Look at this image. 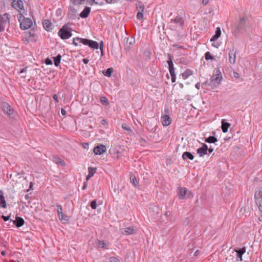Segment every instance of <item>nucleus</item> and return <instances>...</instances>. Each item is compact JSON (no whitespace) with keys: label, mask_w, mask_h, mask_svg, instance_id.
Segmentation results:
<instances>
[{"label":"nucleus","mask_w":262,"mask_h":262,"mask_svg":"<svg viewBox=\"0 0 262 262\" xmlns=\"http://www.w3.org/2000/svg\"><path fill=\"white\" fill-rule=\"evenodd\" d=\"M252 27V24L246 17H243L239 18L237 25L236 30L238 32L245 31L247 32Z\"/></svg>","instance_id":"obj_1"},{"label":"nucleus","mask_w":262,"mask_h":262,"mask_svg":"<svg viewBox=\"0 0 262 262\" xmlns=\"http://www.w3.org/2000/svg\"><path fill=\"white\" fill-rule=\"evenodd\" d=\"M76 41H79V42L84 45H87L89 47L93 49H98L99 48V44L98 43L92 40H90L86 38H82L80 37H75L73 38V43L75 46H77L78 45V43Z\"/></svg>","instance_id":"obj_2"},{"label":"nucleus","mask_w":262,"mask_h":262,"mask_svg":"<svg viewBox=\"0 0 262 262\" xmlns=\"http://www.w3.org/2000/svg\"><path fill=\"white\" fill-rule=\"evenodd\" d=\"M27 174L22 173V176H19L20 174L17 173V183L21 184L22 188L24 189V191L29 192L30 190L33 189V183L31 182L29 183V188H27L28 185V181L27 180Z\"/></svg>","instance_id":"obj_3"},{"label":"nucleus","mask_w":262,"mask_h":262,"mask_svg":"<svg viewBox=\"0 0 262 262\" xmlns=\"http://www.w3.org/2000/svg\"><path fill=\"white\" fill-rule=\"evenodd\" d=\"M70 23L64 25L62 27L59 29L58 34L62 39H69L72 35L71 33V28L70 27Z\"/></svg>","instance_id":"obj_4"},{"label":"nucleus","mask_w":262,"mask_h":262,"mask_svg":"<svg viewBox=\"0 0 262 262\" xmlns=\"http://www.w3.org/2000/svg\"><path fill=\"white\" fill-rule=\"evenodd\" d=\"M19 22L20 23V28L21 30H27L31 27L32 26V21L29 18L25 17L23 13H21V15H19L18 18Z\"/></svg>","instance_id":"obj_5"},{"label":"nucleus","mask_w":262,"mask_h":262,"mask_svg":"<svg viewBox=\"0 0 262 262\" xmlns=\"http://www.w3.org/2000/svg\"><path fill=\"white\" fill-rule=\"evenodd\" d=\"M219 73L212 75L210 79V85L212 88H215L218 86L222 79L221 73L219 70L217 71Z\"/></svg>","instance_id":"obj_6"},{"label":"nucleus","mask_w":262,"mask_h":262,"mask_svg":"<svg viewBox=\"0 0 262 262\" xmlns=\"http://www.w3.org/2000/svg\"><path fill=\"white\" fill-rule=\"evenodd\" d=\"M192 193L186 187H180L179 188L178 196L180 199H188L191 196Z\"/></svg>","instance_id":"obj_7"},{"label":"nucleus","mask_w":262,"mask_h":262,"mask_svg":"<svg viewBox=\"0 0 262 262\" xmlns=\"http://www.w3.org/2000/svg\"><path fill=\"white\" fill-rule=\"evenodd\" d=\"M35 35L34 31L32 30L29 31V33L26 32L25 35L23 36L24 43L27 44L29 41H36Z\"/></svg>","instance_id":"obj_8"},{"label":"nucleus","mask_w":262,"mask_h":262,"mask_svg":"<svg viewBox=\"0 0 262 262\" xmlns=\"http://www.w3.org/2000/svg\"><path fill=\"white\" fill-rule=\"evenodd\" d=\"M237 51L234 47L229 50V60L231 64H234L236 62V55Z\"/></svg>","instance_id":"obj_9"},{"label":"nucleus","mask_w":262,"mask_h":262,"mask_svg":"<svg viewBox=\"0 0 262 262\" xmlns=\"http://www.w3.org/2000/svg\"><path fill=\"white\" fill-rule=\"evenodd\" d=\"M77 14L76 10L73 7L70 6L69 8L67 13V17L71 20L75 19L77 18Z\"/></svg>","instance_id":"obj_10"},{"label":"nucleus","mask_w":262,"mask_h":262,"mask_svg":"<svg viewBox=\"0 0 262 262\" xmlns=\"http://www.w3.org/2000/svg\"><path fill=\"white\" fill-rule=\"evenodd\" d=\"M106 150V148L104 145L100 144L94 148V152L95 155H101L105 152Z\"/></svg>","instance_id":"obj_11"},{"label":"nucleus","mask_w":262,"mask_h":262,"mask_svg":"<svg viewBox=\"0 0 262 262\" xmlns=\"http://www.w3.org/2000/svg\"><path fill=\"white\" fill-rule=\"evenodd\" d=\"M208 149V146L206 144L203 143L202 146L197 149V153L200 157H202L207 154Z\"/></svg>","instance_id":"obj_12"},{"label":"nucleus","mask_w":262,"mask_h":262,"mask_svg":"<svg viewBox=\"0 0 262 262\" xmlns=\"http://www.w3.org/2000/svg\"><path fill=\"white\" fill-rule=\"evenodd\" d=\"M3 110L5 113H7V115L9 116L12 115L14 112V110L12 108L11 105L7 103H3L2 104Z\"/></svg>","instance_id":"obj_13"},{"label":"nucleus","mask_w":262,"mask_h":262,"mask_svg":"<svg viewBox=\"0 0 262 262\" xmlns=\"http://www.w3.org/2000/svg\"><path fill=\"white\" fill-rule=\"evenodd\" d=\"M234 251L236 252L237 260L242 261V255L246 252V247H244L239 249H235Z\"/></svg>","instance_id":"obj_14"},{"label":"nucleus","mask_w":262,"mask_h":262,"mask_svg":"<svg viewBox=\"0 0 262 262\" xmlns=\"http://www.w3.org/2000/svg\"><path fill=\"white\" fill-rule=\"evenodd\" d=\"M124 42V48L126 50H129L134 43V40L132 38H127Z\"/></svg>","instance_id":"obj_15"},{"label":"nucleus","mask_w":262,"mask_h":262,"mask_svg":"<svg viewBox=\"0 0 262 262\" xmlns=\"http://www.w3.org/2000/svg\"><path fill=\"white\" fill-rule=\"evenodd\" d=\"M161 122L163 126H167L171 123V119L168 115H165L161 117Z\"/></svg>","instance_id":"obj_16"},{"label":"nucleus","mask_w":262,"mask_h":262,"mask_svg":"<svg viewBox=\"0 0 262 262\" xmlns=\"http://www.w3.org/2000/svg\"><path fill=\"white\" fill-rule=\"evenodd\" d=\"M91 12V8L86 7L84 8L83 11L80 13V16L81 18H87Z\"/></svg>","instance_id":"obj_17"},{"label":"nucleus","mask_w":262,"mask_h":262,"mask_svg":"<svg viewBox=\"0 0 262 262\" xmlns=\"http://www.w3.org/2000/svg\"><path fill=\"white\" fill-rule=\"evenodd\" d=\"M42 25L44 28V29L47 31H50L52 30V24L50 21L47 19H45L43 20L42 23Z\"/></svg>","instance_id":"obj_18"},{"label":"nucleus","mask_w":262,"mask_h":262,"mask_svg":"<svg viewBox=\"0 0 262 262\" xmlns=\"http://www.w3.org/2000/svg\"><path fill=\"white\" fill-rule=\"evenodd\" d=\"M136 232V230L133 226H130L126 228L122 232V233L124 235H130L134 234Z\"/></svg>","instance_id":"obj_19"},{"label":"nucleus","mask_w":262,"mask_h":262,"mask_svg":"<svg viewBox=\"0 0 262 262\" xmlns=\"http://www.w3.org/2000/svg\"><path fill=\"white\" fill-rule=\"evenodd\" d=\"M6 206V201L4 195V192L3 191L0 190V207L5 208Z\"/></svg>","instance_id":"obj_20"},{"label":"nucleus","mask_w":262,"mask_h":262,"mask_svg":"<svg viewBox=\"0 0 262 262\" xmlns=\"http://www.w3.org/2000/svg\"><path fill=\"white\" fill-rule=\"evenodd\" d=\"M17 8H19V10L17 9V11L19 12V15H21V13H23V15L25 13L24 4L21 0H17Z\"/></svg>","instance_id":"obj_21"},{"label":"nucleus","mask_w":262,"mask_h":262,"mask_svg":"<svg viewBox=\"0 0 262 262\" xmlns=\"http://www.w3.org/2000/svg\"><path fill=\"white\" fill-rule=\"evenodd\" d=\"M182 159L184 160H186L187 159L192 160L194 159V156L189 151H185L182 155Z\"/></svg>","instance_id":"obj_22"},{"label":"nucleus","mask_w":262,"mask_h":262,"mask_svg":"<svg viewBox=\"0 0 262 262\" xmlns=\"http://www.w3.org/2000/svg\"><path fill=\"white\" fill-rule=\"evenodd\" d=\"M230 126V124L227 122H226L225 120L222 121V129L223 133H226L228 131L229 127Z\"/></svg>","instance_id":"obj_23"},{"label":"nucleus","mask_w":262,"mask_h":262,"mask_svg":"<svg viewBox=\"0 0 262 262\" xmlns=\"http://www.w3.org/2000/svg\"><path fill=\"white\" fill-rule=\"evenodd\" d=\"M221 35V29L218 27L216 28V30L215 31V34L212 36V37L211 38L210 41H214L216 40L217 39H218Z\"/></svg>","instance_id":"obj_24"},{"label":"nucleus","mask_w":262,"mask_h":262,"mask_svg":"<svg viewBox=\"0 0 262 262\" xmlns=\"http://www.w3.org/2000/svg\"><path fill=\"white\" fill-rule=\"evenodd\" d=\"M192 74V72L190 69H187L182 74L183 79H186L189 76Z\"/></svg>","instance_id":"obj_25"},{"label":"nucleus","mask_w":262,"mask_h":262,"mask_svg":"<svg viewBox=\"0 0 262 262\" xmlns=\"http://www.w3.org/2000/svg\"><path fill=\"white\" fill-rule=\"evenodd\" d=\"M260 191H256L254 194V199L255 200V203H259L262 201V198L260 196Z\"/></svg>","instance_id":"obj_26"},{"label":"nucleus","mask_w":262,"mask_h":262,"mask_svg":"<svg viewBox=\"0 0 262 262\" xmlns=\"http://www.w3.org/2000/svg\"><path fill=\"white\" fill-rule=\"evenodd\" d=\"M205 141L209 143H214L217 141V140L216 138L214 136H209V137L205 138Z\"/></svg>","instance_id":"obj_27"},{"label":"nucleus","mask_w":262,"mask_h":262,"mask_svg":"<svg viewBox=\"0 0 262 262\" xmlns=\"http://www.w3.org/2000/svg\"><path fill=\"white\" fill-rule=\"evenodd\" d=\"M173 22H174L176 24H179L180 26H182L184 25V20H183L182 18L177 16L174 19L172 20Z\"/></svg>","instance_id":"obj_28"},{"label":"nucleus","mask_w":262,"mask_h":262,"mask_svg":"<svg viewBox=\"0 0 262 262\" xmlns=\"http://www.w3.org/2000/svg\"><path fill=\"white\" fill-rule=\"evenodd\" d=\"M144 6L142 2H140L137 4V10L138 12H144Z\"/></svg>","instance_id":"obj_29"},{"label":"nucleus","mask_w":262,"mask_h":262,"mask_svg":"<svg viewBox=\"0 0 262 262\" xmlns=\"http://www.w3.org/2000/svg\"><path fill=\"white\" fill-rule=\"evenodd\" d=\"M61 56L58 54L57 56L54 58V64L56 67H58L61 61Z\"/></svg>","instance_id":"obj_30"},{"label":"nucleus","mask_w":262,"mask_h":262,"mask_svg":"<svg viewBox=\"0 0 262 262\" xmlns=\"http://www.w3.org/2000/svg\"><path fill=\"white\" fill-rule=\"evenodd\" d=\"M1 18H2L0 19V23H2L5 24L9 19L8 14L7 13H5L4 15H1Z\"/></svg>","instance_id":"obj_31"},{"label":"nucleus","mask_w":262,"mask_h":262,"mask_svg":"<svg viewBox=\"0 0 262 262\" xmlns=\"http://www.w3.org/2000/svg\"><path fill=\"white\" fill-rule=\"evenodd\" d=\"M113 72V69L112 68H108L107 69H106V70L103 72V74L105 76L110 77Z\"/></svg>","instance_id":"obj_32"},{"label":"nucleus","mask_w":262,"mask_h":262,"mask_svg":"<svg viewBox=\"0 0 262 262\" xmlns=\"http://www.w3.org/2000/svg\"><path fill=\"white\" fill-rule=\"evenodd\" d=\"M97 245L99 248H106V244L103 241H98Z\"/></svg>","instance_id":"obj_33"},{"label":"nucleus","mask_w":262,"mask_h":262,"mask_svg":"<svg viewBox=\"0 0 262 262\" xmlns=\"http://www.w3.org/2000/svg\"><path fill=\"white\" fill-rule=\"evenodd\" d=\"M122 127L123 129L126 130L128 132V134H130L132 133V130L131 128L129 126H128L126 124H122Z\"/></svg>","instance_id":"obj_34"},{"label":"nucleus","mask_w":262,"mask_h":262,"mask_svg":"<svg viewBox=\"0 0 262 262\" xmlns=\"http://www.w3.org/2000/svg\"><path fill=\"white\" fill-rule=\"evenodd\" d=\"M54 161L56 164L61 166H64L66 165L64 162L59 158H55Z\"/></svg>","instance_id":"obj_35"},{"label":"nucleus","mask_w":262,"mask_h":262,"mask_svg":"<svg viewBox=\"0 0 262 262\" xmlns=\"http://www.w3.org/2000/svg\"><path fill=\"white\" fill-rule=\"evenodd\" d=\"M130 179L131 182L135 187L138 186V183L137 182L136 177L134 175L130 176Z\"/></svg>","instance_id":"obj_36"},{"label":"nucleus","mask_w":262,"mask_h":262,"mask_svg":"<svg viewBox=\"0 0 262 262\" xmlns=\"http://www.w3.org/2000/svg\"><path fill=\"white\" fill-rule=\"evenodd\" d=\"M25 223L24 219L20 217L17 216V228L20 227Z\"/></svg>","instance_id":"obj_37"},{"label":"nucleus","mask_w":262,"mask_h":262,"mask_svg":"<svg viewBox=\"0 0 262 262\" xmlns=\"http://www.w3.org/2000/svg\"><path fill=\"white\" fill-rule=\"evenodd\" d=\"M28 68V67L27 66L20 70L19 74L21 75V77L25 78L26 77L25 73L27 72Z\"/></svg>","instance_id":"obj_38"},{"label":"nucleus","mask_w":262,"mask_h":262,"mask_svg":"<svg viewBox=\"0 0 262 262\" xmlns=\"http://www.w3.org/2000/svg\"><path fill=\"white\" fill-rule=\"evenodd\" d=\"M89 170V174L92 177L94 176V173L96 172V168H92L89 167L88 168Z\"/></svg>","instance_id":"obj_39"},{"label":"nucleus","mask_w":262,"mask_h":262,"mask_svg":"<svg viewBox=\"0 0 262 262\" xmlns=\"http://www.w3.org/2000/svg\"><path fill=\"white\" fill-rule=\"evenodd\" d=\"M100 102L105 105H107L109 103L107 99L105 97H101L100 98Z\"/></svg>","instance_id":"obj_40"},{"label":"nucleus","mask_w":262,"mask_h":262,"mask_svg":"<svg viewBox=\"0 0 262 262\" xmlns=\"http://www.w3.org/2000/svg\"><path fill=\"white\" fill-rule=\"evenodd\" d=\"M58 217L61 221L67 222L69 220L68 216L64 215L63 213H62V214H60V215H58Z\"/></svg>","instance_id":"obj_41"},{"label":"nucleus","mask_w":262,"mask_h":262,"mask_svg":"<svg viewBox=\"0 0 262 262\" xmlns=\"http://www.w3.org/2000/svg\"><path fill=\"white\" fill-rule=\"evenodd\" d=\"M205 59L207 60L214 59V57L211 55V53L209 52H207L205 54Z\"/></svg>","instance_id":"obj_42"},{"label":"nucleus","mask_w":262,"mask_h":262,"mask_svg":"<svg viewBox=\"0 0 262 262\" xmlns=\"http://www.w3.org/2000/svg\"><path fill=\"white\" fill-rule=\"evenodd\" d=\"M86 0H71L73 4L74 5H81Z\"/></svg>","instance_id":"obj_43"},{"label":"nucleus","mask_w":262,"mask_h":262,"mask_svg":"<svg viewBox=\"0 0 262 262\" xmlns=\"http://www.w3.org/2000/svg\"><path fill=\"white\" fill-rule=\"evenodd\" d=\"M56 206L57 207V211L58 213V215H60V214H62V208L60 205L57 204Z\"/></svg>","instance_id":"obj_44"},{"label":"nucleus","mask_w":262,"mask_h":262,"mask_svg":"<svg viewBox=\"0 0 262 262\" xmlns=\"http://www.w3.org/2000/svg\"><path fill=\"white\" fill-rule=\"evenodd\" d=\"M172 59V56L170 54H169L168 55V60H167V63H168L169 67V66L172 67V66H173Z\"/></svg>","instance_id":"obj_45"},{"label":"nucleus","mask_w":262,"mask_h":262,"mask_svg":"<svg viewBox=\"0 0 262 262\" xmlns=\"http://www.w3.org/2000/svg\"><path fill=\"white\" fill-rule=\"evenodd\" d=\"M91 207L93 209H95L97 207V202L96 200L92 201L91 202Z\"/></svg>","instance_id":"obj_46"},{"label":"nucleus","mask_w":262,"mask_h":262,"mask_svg":"<svg viewBox=\"0 0 262 262\" xmlns=\"http://www.w3.org/2000/svg\"><path fill=\"white\" fill-rule=\"evenodd\" d=\"M137 18L139 20H142L143 18V12H138Z\"/></svg>","instance_id":"obj_47"},{"label":"nucleus","mask_w":262,"mask_h":262,"mask_svg":"<svg viewBox=\"0 0 262 262\" xmlns=\"http://www.w3.org/2000/svg\"><path fill=\"white\" fill-rule=\"evenodd\" d=\"M110 262H120V260L116 257H111L110 258Z\"/></svg>","instance_id":"obj_48"},{"label":"nucleus","mask_w":262,"mask_h":262,"mask_svg":"<svg viewBox=\"0 0 262 262\" xmlns=\"http://www.w3.org/2000/svg\"><path fill=\"white\" fill-rule=\"evenodd\" d=\"M45 62L47 65H52L53 64L52 60L49 58H47L45 59Z\"/></svg>","instance_id":"obj_49"},{"label":"nucleus","mask_w":262,"mask_h":262,"mask_svg":"<svg viewBox=\"0 0 262 262\" xmlns=\"http://www.w3.org/2000/svg\"><path fill=\"white\" fill-rule=\"evenodd\" d=\"M169 71L170 75L176 74L173 66L169 67Z\"/></svg>","instance_id":"obj_50"},{"label":"nucleus","mask_w":262,"mask_h":262,"mask_svg":"<svg viewBox=\"0 0 262 262\" xmlns=\"http://www.w3.org/2000/svg\"><path fill=\"white\" fill-rule=\"evenodd\" d=\"M93 2L95 4L100 5L103 4L104 0H93Z\"/></svg>","instance_id":"obj_51"},{"label":"nucleus","mask_w":262,"mask_h":262,"mask_svg":"<svg viewBox=\"0 0 262 262\" xmlns=\"http://www.w3.org/2000/svg\"><path fill=\"white\" fill-rule=\"evenodd\" d=\"M256 205L257 206L259 210L262 213V201L257 203Z\"/></svg>","instance_id":"obj_52"},{"label":"nucleus","mask_w":262,"mask_h":262,"mask_svg":"<svg viewBox=\"0 0 262 262\" xmlns=\"http://www.w3.org/2000/svg\"><path fill=\"white\" fill-rule=\"evenodd\" d=\"M2 217L3 218V219L4 220V221L6 222V221H8L10 219V215H8V216L2 215Z\"/></svg>","instance_id":"obj_53"},{"label":"nucleus","mask_w":262,"mask_h":262,"mask_svg":"<svg viewBox=\"0 0 262 262\" xmlns=\"http://www.w3.org/2000/svg\"><path fill=\"white\" fill-rule=\"evenodd\" d=\"M11 1L12 7L14 9H16V3H15L16 0H11Z\"/></svg>","instance_id":"obj_54"},{"label":"nucleus","mask_w":262,"mask_h":262,"mask_svg":"<svg viewBox=\"0 0 262 262\" xmlns=\"http://www.w3.org/2000/svg\"><path fill=\"white\" fill-rule=\"evenodd\" d=\"M1 18H1V15L0 14V19ZM4 24H3L2 23H0V32L4 30Z\"/></svg>","instance_id":"obj_55"},{"label":"nucleus","mask_w":262,"mask_h":262,"mask_svg":"<svg viewBox=\"0 0 262 262\" xmlns=\"http://www.w3.org/2000/svg\"><path fill=\"white\" fill-rule=\"evenodd\" d=\"M171 77V81L172 82H174L176 80V74H172L170 75Z\"/></svg>","instance_id":"obj_56"},{"label":"nucleus","mask_w":262,"mask_h":262,"mask_svg":"<svg viewBox=\"0 0 262 262\" xmlns=\"http://www.w3.org/2000/svg\"><path fill=\"white\" fill-rule=\"evenodd\" d=\"M53 99L55 100L56 103H58V96H57V95L56 94H54L53 95Z\"/></svg>","instance_id":"obj_57"},{"label":"nucleus","mask_w":262,"mask_h":262,"mask_svg":"<svg viewBox=\"0 0 262 262\" xmlns=\"http://www.w3.org/2000/svg\"><path fill=\"white\" fill-rule=\"evenodd\" d=\"M100 49L101 50V55L103 54V42L101 41L100 44Z\"/></svg>","instance_id":"obj_58"},{"label":"nucleus","mask_w":262,"mask_h":262,"mask_svg":"<svg viewBox=\"0 0 262 262\" xmlns=\"http://www.w3.org/2000/svg\"><path fill=\"white\" fill-rule=\"evenodd\" d=\"M165 215L167 217H169L171 215V212L169 211H166L165 213Z\"/></svg>","instance_id":"obj_59"},{"label":"nucleus","mask_w":262,"mask_h":262,"mask_svg":"<svg viewBox=\"0 0 262 262\" xmlns=\"http://www.w3.org/2000/svg\"><path fill=\"white\" fill-rule=\"evenodd\" d=\"M82 61L84 64H87L89 62V60L86 58H84L82 59Z\"/></svg>","instance_id":"obj_60"},{"label":"nucleus","mask_w":262,"mask_h":262,"mask_svg":"<svg viewBox=\"0 0 262 262\" xmlns=\"http://www.w3.org/2000/svg\"><path fill=\"white\" fill-rule=\"evenodd\" d=\"M208 2H209V0H203L202 4L204 5H206L208 4Z\"/></svg>","instance_id":"obj_61"},{"label":"nucleus","mask_w":262,"mask_h":262,"mask_svg":"<svg viewBox=\"0 0 262 262\" xmlns=\"http://www.w3.org/2000/svg\"><path fill=\"white\" fill-rule=\"evenodd\" d=\"M200 86L201 85L200 83H197L195 85V88L198 90L200 89Z\"/></svg>","instance_id":"obj_62"},{"label":"nucleus","mask_w":262,"mask_h":262,"mask_svg":"<svg viewBox=\"0 0 262 262\" xmlns=\"http://www.w3.org/2000/svg\"><path fill=\"white\" fill-rule=\"evenodd\" d=\"M61 112L62 115H65L66 114V111L63 108L61 109Z\"/></svg>","instance_id":"obj_63"},{"label":"nucleus","mask_w":262,"mask_h":262,"mask_svg":"<svg viewBox=\"0 0 262 262\" xmlns=\"http://www.w3.org/2000/svg\"><path fill=\"white\" fill-rule=\"evenodd\" d=\"M87 188V183L84 182L82 187V189L84 190Z\"/></svg>","instance_id":"obj_64"}]
</instances>
